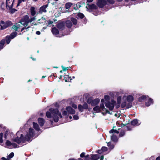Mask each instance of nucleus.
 <instances>
[{"label": "nucleus", "instance_id": "c9c22d12", "mask_svg": "<svg viewBox=\"0 0 160 160\" xmlns=\"http://www.w3.org/2000/svg\"><path fill=\"white\" fill-rule=\"evenodd\" d=\"M111 140L113 141H115L117 139V137L116 136L114 135H112V136H111Z\"/></svg>", "mask_w": 160, "mask_h": 160}, {"label": "nucleus", "instance_id": "6e6d98bb", "mask_svg": "<svg viewBox=\"0 0 160 160\" xmlns=\"http://www.w3.org/2000/svg\"><path fill=\"white\" fill-rule=\"evenodd\" d=\"M1 159L2 160H9V158H8V157H7V158H6L4 157H3L1 158Z\"/></svg>", "mask_w": 160, "mask_h": 160}, {"label": "nucleus", "instance_id": "de8ad7c7", "mask_svg": "<svg viewBox=\"0 0 160 160\" xmlns=\"http://www.w3.org/2000/svg\"><path fill=\"white\" fill-rule=\"evenodd\" d=\"M89 155H87L85 157V160H91V158L89 157Z\"/></svg>", "mask_w": 160, "mask_h": 160}, {"label": "nucleus", "instance_id": "cd10ccee", "mask_svg": "<svg viewBox=\"0 0 160 160\" xmlns=\"http://www.w3.org/2000/svg\"><path fill=\"white\" fill-rule=\"evenodd\" d=\"M71 21L73 23L74 25H76L77 23V20L76 19L74 18H71Z\"/></svg>", "mask_w": 160, "mask_h": 160}, {"label": "nucleus", "instance_id": "79ce46f5", "mask_svg": "<svg viewBox=\"0 0 160 160\" xmlns=\"http://www.w3.org/2000/svg\"><path fill=\"white\" fill-rule=\"evenodd\" d=\"M62 68V70L64 71H65L68 70V68H70V67H65L63 66H61Z\"/></svg>", "mask_w": 160, "mask_h": 160}, {"label": "nucleus", "instance_id": "49530a36", "mask_svg": "<svg viewBox=\"0 0 160 160\" xmlns=\"http://www.w3.org/2000/svg\"><path fill=\"white\" fill-rule=\"evenodd\" d=\"M12 28L15 30V31H17L18 30V28H17V27H16V25H14L12 27Z\"/></svg>", "mask_w": 160, "mask_h": 160}, {"label": "nucleus", "instance_id": "39448f33", "mask_svg": "<svg viewBox=\"0 0 160 160\" xmlns=\"http://www.w3.org/2000/svg\"><path fill=\"white\" fill-rule=\"evenodd\" d=\"M29 17L28 16L26 15L23 18L21 19V20L19 22V23L23 26H26L28 25V19Z\"/></svg>", "mask_w": 160, "mask_h": 160}, {"label": "nucleus", "instance_id": "dca6fc26", "mask_svg": "<svg viewBox=\"0 0 160 160\" xmlns=\"http://www.w3.org/2000/svg\"><path fill=\"white\" fill-rule=\"evenodd\" d=\"M48 7V4H47L45 5H44L41 7L40 8L39 12H46L47 10L46 9V8Z\"/></svg>", "mask_w": 160, "mask_h": 160}, {"label": "nucleus", "instance_id": "f704fd0d", "mask_svg": "<svg viewBox=\"0 0 160 160\" xmlns=\"http://www.w3.org/2000/svg\"><path fill=\"white\" fill-rule=\"evenodd\" d=\"M114 128V127H113V129H112L110 130L109 131V133H113V132H115V133H118L119 132L118 131H117V130H116L113 129Z\"/></svg>", "mask_w": 160, "mask_h": 160}, {"label": "nucleus", "instance_id": "2eb2a0df", "mask_svg": "<svg viewBox=\"0 0 160 160\" xmlns=\"http://www.w3.org/2000/svg\"><path fill=\"white\" fill-rule=\"evenodd\" d=\"M35 8L34 7H32L30 8V11L31 15L32 16H34L36 13V12L35 10Z\"/></svg>", "mask_w": 160, "mask_h": 160}, {"label": "nucleus", "instance_id": "09e8293b", "mask_svg": "<svg viewBox=\"0 0 160 160\" xmlns=\"http://www.w3.org/2000/svg\"><path fill=\"white\" fill-rule=\"evenodd\" d=\"M104 98L106 100L108 101L109 99V97L108 95H105Z\"/></svg>", "mask_w": 160, "mask_h": 160}, {"label": "nucleus", "instance_id": "e433bc0d", "mask_svg": "<svg viewBox=\"0 0 160 160\" xmlns=\"http://www.w3.org/2000/svg\"><path fill=\"white\" fill-rule=\"evenodd\" d=\"M78 16L81 18H83L84 17V15L81 13H79L78 14Z\"/></svg>", "mask_w": 160, "mask_h": 160}, {"label": "nucleus", "instance_id": "f03ea898", "mask_svg": "<svg viewBox=\"0 0 160 160\" xmlns=\"http://www.w3.org/2000/svg\"><path fill=\"white\" fill-rule=\"evenodd\" d=\"M49 111L50 112H47L46 113V116L48 118H51L52 117L55 122H57L58 121V116L60 118L62 117L61 113L59 112L58 109L51 108L49 109Z\"/></svg>", "mask_w": 160, "mask_h": 160}, {"label": "nucleus", "instance_id": "9b49d317", "mask_svg": "<svg viewBox=\"0 0 160 160\" xmlns=\"http://www.w3.org/2000/svg\"><path fill=\"white\" fill-rule=\"evenodd\" d=\"M87 5L86 8L87 9V11H88L89 9H96L97 8V6L94 4L90 5L88 3H87Z\"/></svg>", "mask_w": 160, "mask_h": 160}, {"label": "nucleus", "instance_id": "69168bd1", "mask_svg": "<svg viewBox=\"0 0 160 160\" xmlns=\"http://www.w3.org/2000/svg\"><path fill=\"white\" fill-rule=\"evenodd\" d=\"M102 149L101 150H99L98 151V152L99 153H101L102 152Z\"/></svg>", "mask_w": 160, "mask_h": 160}, {"label": "nucleus", "instance_id": "bf43d9fd", "mask_svg": "<svg viewBox=\"0 0 160 160\" xmlns=\"http://www.w3.org/2000/svg\"><path fill=\"white\" fill-rule=\"evenodd\" d=\"M72 107L74 108H77V105L75 104H73L72 105Z\"/></svg>", "mask_w": 160, "mask_h": 160}, {"label": "nucleus", "instance_id": "412c9836", "mask_svg": "<svg viewBox=\"0 0 160 160\" xmlns=\"http://www.w3.org/2000/svg\"><path fill=\"white\" fill-rule=\"evenodd\" d=\"M99 156L98 155L94 154L92 155L91 157V159L92 160H97L99 159Z\"/></svg>", "mask_w": 160, "mask_h": 160}, {"label": "nucleus", "instance_id": "603ef678", "mask_svg": "<svg viewBox=\"0 0 160 160\" xmlns=\"http://www.w3.org/2000/svg\"><path fill=\"white\" fill-rule=\"evenodd\" d=\"M73 118L75 120H77L78 119V117L76 115H74Z\"/></svg>", "mask_w": 160, "mask_h": 160}, {"label": "nucleus", "instance_id": "20e7f679", "mask_svg": "<svg viewBox=\"0 0 160 160\" xmlns=\"http://www.w3.org/2000/svg\"><path fill=\"white\" fill-rule=\"evenodd\" d=\"M101 109L103 111H104V110H105L106 112L110 113L109 111L105 108L104 106L103 103H101L100 107L99 106H97L93 108V110L94 111H96V112H100Z\"/></svg>", "mask_w": 160, "mask_h": 160}, {"label": "nucleus", "instance_id": "ea45409f", "mask_svg": "<svg viewBox=\"0 0 160 160\" xmlns=\"http://www.w3.org/2000/svg\"><path fill=\"white\" fill-rule=\"evenodd\" d=\"M121 97L120 96L118 97L117 98V101L118 103L120 104L121 100Z\"/></svg>", "mask_w": 160, "mask_h": 160}, {"label": "nucleus", "instance_id": "c756f323", "mask_svg": "<svg viewBox=\"0 0 160 160\" xmlns=\"http://www.w3.org/2000/svg\"><path fill=\"white\" fill-rule=\"evenodd\" d=\"M53 23V22L51 20H46V22L45 23V25L46 26H48L49 25L52 24Z\"/></svg>", "mask_w": 160, "mask_h": 160}, {"label": "nucleus", "instance_id": "a211bd4d", "mask_svg": "<svg viewBox=\"0 0 160 160\" xmlns=\"http://www.w3.org/2000/svg\"><path fill=\"white\" fill-rule=\"evenodd\" d=\"M38 120L39 125L41 126H42L44 123V119L42 118H39Z\"/></svg>", "mask_w": 160, "mask_h": 160}, {"label": "nucleus", "instance_id": "4be33fe9", "mask_svg": "<svg viewBox=\"0 0 160 160\" xmlns=\"http://www.w3.org/2000/svg\"><path fill=\"white\" fill-rule=\"evenodd\" d=\"M73 5V4L70 2H67L65 4V8L67 9H68Z\"/></svg>", "mask_w": 160, "mask_h": 160}, {"label": "nucleus", "instance_id": "2f4dec72", "mask_svg": "<svg viewBox=\"0 0 160 160\" xmlns=\"http://www.w3.org/2000/svg\"><path fill=\"white\" fill-rule=\"evenodd\" d=\"M147 98V96L145 95H143L138 98V100L140 102H142V101L145 99Z\"/></svg>", "mask_w": 160, "mask_h": 160}, {"label": "nucleus", "instance_id": "37998d69", "mask_svg": "<svg viewBox=\"0 0 160 160\" xmlns=\"http://www.w3.org/2000/svg\"><path fill=\"white\" fill-rule=\"evenodd\" d=\"M125 134V132L124 131H122L119 134L120 137H122Z\"/></svg>", "mask_w": 160, "mask_h": 160}, {"label": "nucleus", "instance_id": "680f3d73", "mask_svg": "<svg viewBox=\"0 0 160 160\" xmlns=\"http://www.w3.org/2000/svg\"><path fill=\"white\" fill-rule=\"evenodd\" d=\"M88 2H92L93 0H87Z\"/></svg>", "mask_w": 160, "mask_h": 160}, {"label": "nucleus", "instance_id": "864d4df0", "mask_svg": "<svg viewBox=\"0 0 160 160\" xmlns=\"http://www.w3.org/2000/svg\"><path fill=\"white\" fill-rule=\"evenodd\" d=\"M16 27H17V28H19L21 27V24L20 23H16Z\"/></svg>", "mask_w": 160, "mask_h": 160}, {"label": "nucleus", "instance_id": "7ed1b4c3", "mask_svg": "<svg viewBox=\"0 0 160 160\" xmlns=\"http://www.w3.org/2000/svg\"><path fill=\"white\" fill-rule=\"evenodd\" d=\"M107 2L111 4H113L115 2L113 0H98L97 4L100 8H102L107 4Z\"/></svg>", "mask_w": 160, "mask_h": 160}, {"label": "nucleus", "instance_id": "a878e982", "mask_svg": "<svg viewBox=\"0 0 160 160\" xmlns=\"http://www.w3.org/2000/svg\"><path fill=\"white\" fill-rule=\"evenodd\" d=\"M64 26L62 23H59L58 24L57 27L59 29L63 30L64 28Z\"/></svg>", "mask_w": 160, "mask_h": 160}, {"label": "nucleus", "instance_id": "1a4fd4ad", "mask_svg": "<svg viewBox=\"0 0 160 160\" xmlns=\"http://www.w3.org/2000/svg\"><path fill=\"white\" fill-rule=\"evenodd\" d=\"M100 101V99L98 98H96L92 100L91 98L88 99L87 102L88 103L91 104L92 106H94L98 104Z\"/></svg>", "mask_w": 160, "mask_h": 160}, {"label": "nucleus", "instance_id": "7c9ffc66", "mask_svg": "<svg viewBox=\"0 0 160 160\" xmlns=\"http://www.w3.org/2000/svg\"><path fill=\"white\" fill-rule=\"evenodd\" d=\"M138 122V121L137 119H135L131 122V124L132 125H136Z\"/></svg>", "mask_w": 160, "mask_h": 160}, {"label": "nucleus", "instance_id": "13d9d810", "mask_svg": "<svg viewBox=\"0 0 160 160\" xmlns=\"http://www.w3.org/2000/svg\"><path fill=\"white\" fill-rule=\"evenodd\" d=\"M15 11H16V9H13L11 10V12L12 13H13L15 12Z\"/></svg>", "mask_w": 160, "mask_h": 160}, {"label": "nucleus", "instance_id": "5fc2aeb1", "mask_svg": "<svg viewBox=\"0 0 160 160\" xmlns=\"http://www.w3.org/2000/svg\"><path fill=\"white\" fill-rule=\"evenodd\" d=\"M85 152H82V153L80 155V156L81 158H83L84 157L85 155Z\"/></svg>", "mask_w": 160, "mask_h": 160}, {"label": "nucleus", "instance_id": "a19ab883", "mask_svg": "<svg viewBox=\"0 0 160 160\" xmlns=\"http://www.w3.org/2000/svg\"><path fill=\"white\" fill-rule=\"evenodd\" d=\"M78 108L79 110L81 112H82L83 110V107L81 105H79L78 106Z\"/></svg>", "mask_w": 160, "mask_h": 160}, {"label": "nucleus", "instance_id": "58836bf2", "mask_svg": "<svg viewBox=\"0 0 160 160\" xmlns=\"http://www.w3.org/2000/svg\"><path fill=\"white\" fill-rule=\"evenodd\" d=\"M14 155L13 152H11L8 156H7V157L9 158V160L11 158H12Z\"/></svg>", "mask_w": 160, "mask_h": 160}, {"label": "nucleus", "instance_id": "0eeeda50", "mask_svg": "<svg viewBox=\"0 0 160 160\" xmlns=\"http://www.w3.org/2000/svg\"><path fill=\"white\" fill-rule=\"evenodd\" d=\"M116 101L113 100H112L111 102H106L105 106L110 110H112L113 109Z\"/></svg>", "mask_w": 160, "mask_h": 160}, {"label": "nucleus", "instance_id": "774afa93", "mask_svg": "<svg viewBox=\"0 0 160 160\" xmlns=\"http://www.w3.org/2000/svg\"><path fill=\"white\" fill-rule=\"evenodd\" d=\"M156 160H160V157H158L157 158Z\"/></svg>", "mask_w": 160, "mask_h": 160}, {"label": "nucleus", "instance_id": "052dcab7", "mask_svg": "<svg viewBox=\"0 0 160 160\" xmlns=\"http://www.w3.org/2000/svg\"><path fill=\"white\" fill-rule=\"evenodd\" d=\"M40 32L39 31H37L36 32V34L37 35H40Z\"/></svg>", "mask_w": 160, "mask_h": 160}, {"label": "nucleus", "instance_id": "393cba45", "mask_svg": "<svg viewBox=\"0 0 160 160\" xmlns=\"http://www.w3.org/2000/svg\"><path fill=\"white\" fill-rule=\"evenodd\" d=\"M5 40L4 39L2 40L0 42V48L2 49L5 43Z\"/></svg>", "mask_w": 160, "mask_h": 160}, {"label": "nucleus", "instance_id": "bb28decb", "mask_svg": "<svg viewBox=\"0 0 160 160\" xmlns=\"http://www.w3.org/2000/svg\"><path fill=\"white\" fill-rule=\"evenodd\" d=\"M11 39H12L10 36H8L6 37V40L7 44H8L10 43Z\"/></svg>", "mask_w": 160, "mask_h": 160}, {"label": "nucleus", "instance_id": "b1692460", "mask_svg": "<svg viewBox=\"0 0 160 160\" xmlns=\"http://www.w3.org/2000/svg\"><path fill=\"white\" fill-rule=\"evenodd\" d=\"M33 127L34 129L37 131H38L39 130V126L37 123L33 122Z\"/></svg>", "mask_w": 160, "mask_h": 160}, {"label": "nucleus", "instance_id": "9d476101", "mask_svg": "<svg viewBox=\"0 0 160 160\" xmlns=\"http://www.w3.org/2000/svg\"><path fill=\"white\" fill-rule=\"evenodd\" d=\"M14 0H6V5L7 9H11L12 8Z\"/></svg>", "mask_w": 160, "mask_h": 160}, {"label": "nucleus", "instance_id": "6e6552de", "mask_svg": "<svg viewBox=\"0 0 160 160\" xmlns=\"http://www.w3.org/2000/svg\"><path fill=\"white\" fill-rule=\"evenodd\" d=\"M37 19L36 16H34L33 17H31L30 19H28V24L30 23V26H29L27 27V28H29L31 26L33 25L37 26L38 25L37 23L35 22V21Z\"/></svg>", "mask_w": 160, "mask_h": 160}, {"label": "nucleus", "instance_id": "8fccbe9b", "mask_svg": "<svg viewBox=\"0 0 160 160\" xmlns=\"http://www.w3.org/2000/svg\"><path fill=\"white\" fill-rule=\"evenodd\" d=\"M126 105V103L125 102H124L122 103L121 104V106L122 108L124 107Z\"/></svg>", "mask_w": 160, "mask_h": 160}, {"label": "nucleus", "instance_id": "473e14b6", "mask_svg": "<svg viewBox=\"0 0 160 160\" xmlns=\"http://www.w3.org/2000/svg\"><path fill=\"white\" fill-rule=\"evenodd\" d=\"M17 34V32H13L9 36L11 37V39H13L16 36Z\"/></svg>", "mask_w": 160, "mask_h": 160}, {"label": "nucleus", "instance_id": "5701e85b", "mask_svg": "<svg viewBox=\"0 0 160 160\" xmlns=\"http://www.w3.org/2000/svg\"><path fill=\"white\" fill-rule=\"evenodd\" d=\"M133 98L132 96L129 95L127 97V100L128 102H132L133 101Z\"/></svg>", "mask_w": 160, "mask_h": 160}, {"label": "nucleus", "instance_id": "4468645a", "mask_svg": "<svg viewBox=\"0 0 160 160\" xmlns=\"http://www.w3.org/2000/svg\"><path fill=\"white\" fill-rule=\"evenodd\" d=\"M7 146L9 147H11L12 146L13 148H17V145L14 143H11L10 141L7 140L6 143Z\"/></svg>", "mask_w": 160, "mask_h": 160}, {"label": "nucleus", "instance_id": "ddd939ff", "mask_svg": "<svg viewBox=\"0 0 160 160\" xmlns=\"http://www.w3.org/2000/svg\"><path fill=\"white\" fill-rule=\"evenodd\" d=\"M66 110L69 113L71 114H74L75 112V110L70 107H67L66 108Z\"/></svg>", "mask_w": 160, "mask_h": 160}, {"label": "nucleus", "instance_id": "aec40b11", "mask_svg": "<svg viewBox=\"0 0 160 160\" xmlns=\"http://www.w3.org/2000/svg\"><path fill=\"white\" fill-rule=\"evenodd\" d=\"M66 26L69 28H71L72 26V24L71 21L70 20H67L66 22Z\"/></svg>", "mask_w": 160, "mask_h": 160}, {"label": "nucleus", "instance_id": "72a5a7b5", "mask_svg": "<svg viewBox=\"0 0 160 160\" xmlns=\"http://www.w3.org/2000/svg\"><path fill=\"white\" fill-rule=\"evenodd\" d=\"M85 2H78L76 5H78L79 8H80L82 7L83 5L85 4Z\"/></svg>", "mask_w": 160, "mask_h": 160}, {"label": "nucleus", "instance_id": "a18cd8bd", "mask_svg": "<svg viewBox=\"0 0 160 160\" xmlns=\"http://www.w3.org/2000/svg\"><path fill=\"white\" fill-rule=\"evenodd\" d=\"M108 149L106 147H102V152H105Z\"/></svg>", "mask_w": 160, "mask_h": 160}, {"label": "nucleus", "instance_id": "f257e3e1", "mask_svg": "<svg viewBox=\"0 0 160 160\" xmlns=\"http://www.w3.org/2000/svg\"><path fill=\"white\" fill-rule=\"evenodd\" d=\"M33 129L31 128L29 129V133L27 134L25 137H23L22 134H20V132H17L16 137L12 139V140L18 144L21 142H24L25 141H31V138L33 136Z\"/></svg>", "mask_w": 160, "mask_h": 160}, {"label": "nucleus", "instance_id": "f8f14e48", "mask_svg": "<svg viewBox=\"0 0 160 160\" xmlns=\"http://www.w3.org/2000/svg\"><path fill=\"white\" fill-rule=\"evenodd\" d=\"M46 19L43 17H42L41 18L38 20L37 23L38 24H43L45 25Z\"/></svg>", "mask_w": 160, "mask_h": 160}, {"label": "nucleus", "instance_id": "4c0bfd02", "mask_svg": "<svg viewBox=\"0 0 160 160\" xmlns=\"http://www.w3.org/2000/svg\"><path fill=\"white\" fill-rule=\"evenodd\" d=\"M3 134L2 133H0V142L2 143L3 142L2 137Z\"/></svg>", "mask_w": 160, "mask_h": 160}, {"label": "nucleus", "instance_id": "f3484780", "mask_svg": "<svg viewBox=\"0 0 160 160\" xmlns=\"http://www.w3.org/2000/svg\"><path fill=\"white\" fill-rule=\"evenodd\" d=\"M153 103V100L151 98H149L148 101L146 102L145 105L147 106L148 107L151 104H152Z\"/></svg>", "mask_w": 160, "mask_h": 160}, {"label": "nucleus", "instance_id": "c85d7f7f", "mask_svg": "<svg viewBox=\"0 0 160 160\" xmlns=\"http://www.w3.org/2000/svg\"><path fill=\"white\" fill-rule=\"evenodd\" d=\"M108 146L109 147V148L111 150L114 147V145L113 144H112L111 142L108 143Z\"/></svg>", "mask_w": 160, "mask_h": 160}, {"label": "nucleus", "instance_id": "4d7b16f0", "mask_svg": "<svg viewBox=\"0 0 160 160\" xmlns=\"http://www.w3.org/2000/svg\"><path fill=\"white\" fill-rule=\"evenodd\" d=\"M62 113H63V115H66L67 114V111H64Z\"/></svg>", "mask_w": 160, "mask_h": 160}, {"label": "nucleus", "instance_id": "c03bdc74", "mask_svg": "<svg viewBox=\"0 0 160 160\" xmlns=\"http://www.w3.org/2000/svg\"><path fill=\"white\" fill-rule=\"evenodd\" d=\"M83 108L85 109H88V105L86 103H85L83 104L82 106Z\"/></svg>", "mask_w": 160, "mask_h": 160}, {"label": "nucleus", "instance_id": "338daca9", "mask_svg": "<svg viewBox=\"0 0 160 160\" xmlns=\"http://www.w3.org/2000/svg\"><path fill=\"white\" fill-rule=\"evenodd\" d=\"M104 102V100L103 99H102L101 100V103H103Z\"/></svg>", "mask_w": 160, "mask_h": 160}, {"label": "nucleus", "instance_id": "423d86ee", "mask_svg": "<svg viewBox=\"0 0 160 160\" xmlns=\"http://www.w3.org/2000/svg\"><path fill=\"white\" fill-rule=\"evenodd\" d=\"M12 24V22L9 21H8L5 22L2 21L0 23V26L1 27V29L2 30L5 29L11 25Z\"/></svg>", "mask_w": 160, "mask_h": 160}, {"label": "nucleus", "instance_id": "e2e57ef3", "mask_svg": "<svg viewBox=\"0 0 160 160\" xmlns=\"http://www.w3.org/2000/svg\"><path fill=\"white\" fill-rule=\"evenodd\" d=\"M72 78H71V77H68V82H69V80H70V81H71V80H72Z\"/></svg>", "mask_w": 160, "mask_h": 160}, {"label": "nucleus", "instance_id": "6ab92c4d", "mask_svg": "<svg viewBox=\"0 0 160 160\" xmlns=\"http://www.w3.org/2000/svg\"><path fill=\"white\" fill-rule=\"evenodd\" d=\"M52 32L53 34L57 35L59 33V31L56 28H53L52 30Z\"/></svg>", "mask_w": 160, "mask_h": 160}, {"label": "nucleus", "instance_id": "3c124183", "mask_svg": "<svg viewBox=\"0 0 160 160\" xmlns=\"http://www.w3.org/2000/svg\"><path fill=\"white\" fill-rule=\"evenodd\" d=\"M25 0H18L17 6H18L22 2H24Z\"/></svg>", "mask_w": 160, "mask_h": 160}, {"label": "nucleus", "instance_id": "0e129e2a", "mask_svg": "<svg viewBox=\"0 0 160 160\" xmlns=\"http://www.w3.org/2000/svg\"><path fill=\"white\" fill-rule=\"evenodd\" d=\"M104 158V157L103 156H102L101 157L100 160H103Z\"/></svg>", "mask_w": 160, "mask_h": 160}]
</instances>
